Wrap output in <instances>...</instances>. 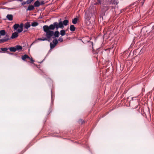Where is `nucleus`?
<instances>
[{"instance_id":"ea45409f","label":"nucleus","mask_w":154,"mask_h":154,"mask_svg":"<svg viewBox=\"0 0 154 154\" xmlns=\"http://www.w3.org/2000/svg\"><path fill=\"white\" fill-rule=\"evenodd\" d=\"M153 28H154V26H152V29H153Z\"/></svg>"},{"instance_id":"cd10ccee","label":"nucleus","mask_w":154,"mask_h":154,"mask_svg":"<svg viewBox=\"0 0 154 154\" xmlns=\"http://www.w3.org/2000/svg\"><path fill=\"white\" fill-rule=\"evenodd\" d=\"M101 0H97L96 4L100 5L101 3Z\"/></svg>"},{"instance_id":"7c9ffc66","label":"nucleus","mask_w":154,"mask_h":154,"mask_svg":"<svg viewBox=\"0 0 154 154\" xmlns=\"http://www.w3.org/2000/svg\"><path fill=\"white\" fill-rule=\"evenodd\" d=\"M40 5H43L45 4L44 2L43 1H41L40 2Z\"/></svg>"},{"instance_id":"0eeeda50","label":"nucleus","mask_w":154,"mask_h":154,"mask_svg":"<svg viewBox=\"0 0 154 154\" xmlns=\"http://www.w3.org/2000/svg\"><path fill=\"white\" fill-rule=\"evenodd\" d=\"M5 37L3 38L0 39V43H3L7 41L8 40L10 39L9 38L8 35L7 34L5 35Z\"/></svg>"},{"instance_id":"a19ab883","label":"nucleus","mask_w":154,"mask_h":154,"mask_svg":"<svg viewBox=\"0 0 154 154\" xmlns=\"http://www.w3.org/2000/svg\"><path fill=\"white\" fill-rule=\"evenodd\" d=\"M0 5H1V3H0Z\"/></svg>"},{"instance_id":"7ed1b4c3","label":"nucleus","mask_w":154,"mask_h":154,"mask_svg":"<svg viewBox=\"0 0 154 154\" xmlns=\"http://www.w3.org/2000/svg\"><path fill=\"white\" fill-rule=\"evenodd\" d=\"M60 32L58 31H55L54 32L53 31V35L51 36H48V38H50L51 39V40H52V38L54 39L56 38H58L59 36L60 35Z\"/></svg>"},{"instance_id":"9d476101","label":"nucleus","mask_w":154,"mask_h":154,"mask_svg":"<svg viewBox=\"0 0 154 154\" xmlns=\"http://www.w3.org/2000/svg\"><path fill=\"white\" fill-rule=\"evenodd\" d=\"M6 17L10 21L12 20L13 19V16L12 14H8L6 16Z\"/></svg>"},{"instance_id":"393cba45","label":"nucleus","mask_w":154,"mask_h":154,"mask_svg":"<svg viewBox=\"0 0 154 154\" xmlns=\"http://www.w3.org/2000/svg\"><path fill=\"white\" fill-rule=\"evenodd\" d=\"M8 49V48H1V50L3 51H7Z\"/></svg>"},{"instance_id":"c85d7f7f","label":"nucleus","mask_w":154,"mask_h":154,"mask_svg":"<svg viewBox=\"0 0 154 154\" xmlns=\"http://www.w3.org/2000/svg\"><path fill=\"white\" fill-rule=\"evenodd\" d=\"M5 8L8 9V10H11V9H15V8L14 7V8H10L5 7Z\"/></svg>"},{"instance_id":"f3484780","label":"nucleus","mask_w":154,"mask_h":154,"mask_svg":"<svg viewBox=\"0 0 154 154\" xmlns=\"http://www.w3.org/2000/svg\"><path fill=\"white\" fill-rule=\"evenodd\" d=\"M6 32L5 30H2L0 31V35L2 36L6 35Z\"/></svg>"},{"instance_id":"4be33fe9","label":"nucleus","mask_w":154,"mask_h":154,"mask_svg":"<svg viewBox=\"0 0 154 154\" xmlns=\"http://www.w3.org/2000/svg\"><path fill=\"white\" fill-rule=\"evenodd\" d=\"M63 25L66 26L68 25L69 23V21L67 20H65L63 21Z\"/></svg>"},{"instance_id":"2f4dec72","label":"nucleus","mask_w":154,"mask_h":154,"mask_svg":"<svg viewBox=\"0 0 154 154\" xmlns=\"http://www.w3.org/2000/svg\"><path fill=\"white\" fill-rule=\"evenodd\" d=\"M79 122H81V123L82 124H83L84 122V121L82 120V119H80L79 120Z\"/></svg>"},{"instance_id":"20e7f679","label":"nucleus","mask_w":154,"mask_h":154,"mask_svg":"<svg viewBox=\"0 0 154 154\" xmlns=\"http://www.w3.org/2000/svg\"><path fill=\"white\" fill-rule=\"evenodd\" d=\"M138 97V96L137 97H133L132 98V100H131L130 101V103H134L135 105H136L135 106V108H137V107L138 105L139 104V100L138 99L136 100H134V99L136 98V97Z\"/></svg>"},{"instance_id":"6e6552de","label":"nucleus","mask_w":154,"mask_h":154,"mask_svg":"<svg viewBox=\"0 0 154 154\" xmlns=\"http://www.w3.org/2000/svg\"><path fill=\"white\" fill-rule=\"evenodd\" d=\"M18 32H15L12 33L11 36L10 37V39H14L16 38H17L18 36Z\"/></svg>"},{"instance_id":"ddd939ff","label":"nucleus","mask_w":154,"mask_h":154,"mask_svg":"<svg viewBox=\"0 0 154 154\" xmlns=\"http://www.w3.org/2000/svg\"><path fill=\"white\" fill-rule=\"evenodd\" d=\"M26 59H30L28 55L25 54L22 57V59L23 60H25Z\"/></svg>"},{"instance_id":"473e14b6","label":"nucleus","mask_w":154,"mask_h":154,"mask_svg":"<svg viewBox=\"0 0 154 154\" xmlns=\"http://www.w3.org/2000/svg\"><path fill=\"white\" fill-rule=\"evenodd\" d=\"M8 3V2H2V3H1V5H5V4H7Z\"/></svg>"},{"instance_id":"a878e982","label":"nucleus","mask_w":154,"mask_h":154,"mask_svg":"<svg viewBox=\"0 0 154 154\" xmlns=\"http://www.w3.org/2000/svg\"><path fill=\"white\" fill-rule=\"evenodd\" d=\"M58 41L60 42H63V38L61 36L58 39Z\"/></svg>"},{"instance_id":"4468645a","label":"nucleus","mask_w":154,"mask_h":154,"mask_svg":"<svg viewBox=\"0 0 154 154\" xmlns=\"http://www.w3.org/2000/svg\"><path fill=\"white\" fill-rule=\"evenodd\" d=\"M70 30L71 31L73 32L75 30V27L73 25H71L69 28Z\"/></svg>"},{"instance_id":"72a5a7b5","label":"nucleus","mask_w":154,"mask_h":154,"mask_svg":"<svg viewBox=\"0 0 154 154\" xmlns=\"http://www.w3.org/2000/svg\"><path fill=\"white\" fill-rule=\"evenodd\" d=\"M30 59V60L32 62H31L32 63L34 62V60H33L32 58H30V59Z\"/></svg>"},{"instance_id":"e433bc0d","label":"nucleus","mask_w":154,"mask_h":154,"mask_svg":"<svg viewBox=\"0 0 154 154\" xmlns=\"http://www.w3.org/2000/svg\"><path fill=\"white\" fill-rule=\"evenodd\" d=\"M26 31H27V30H24V31H23V32H26Z\"/></svg>"},{"instance_id":"1a4fd4ad","label":"nucleus","mask_w":154,"mask_h":154,"mask_svg":"<svg viewBox=\"0 0 154 154\" xmlns=\"http://www.w3.org/2000/svg\"><path fill=\"white\" fill-rule=\"evenodd\" d=\"M34 6L32 5H29L26 9V11H31L33 10L34 8Z\"/></svg>"},{"instance_id":"423d86ee","label":"nucleus","mask_w":154,"mask_h":154,"mask_svg":"<svg viewBox=\"0 0 154 154\" xmlns=\"http://www.w3.org/2000/svg\"><path fill=\"white\" fill-rule=\"evenodd\" d=\"M45 36L46 37H43L42 38H39L38 39V40L41 41H48L50 42L51 40V39L50 38H48V36L47 35V33H46Z\"/></svg>"},{"instance_id":"9b49d317","label":"nucleus","mask_w":154,"mask_h":154,"mask_svg":"<svg viewBox=\"0 0 154 154\" xmlns=\"http://www.w3.org/2000/svg\"><path fill=\"white\" fill-rule=\"evenodd\" d=\"M34 7H38L40 5V2L38 0L36 1L34 3Z\"/></svg>"},{"instance_id":"58836bf2","label":"nucleus","mask_w":154,"mask_h":154,"mask_svg":"<svg viewBox=\"0 0 154 154\" xmlns=\"http://www.w3.org/2000/svg\"><path fill=\"white\" fill-rule=\"evenodd\" d=\"M19 1H20V2H21L23 0H19Z\"/></svg>"},{"instance_id":"aec40b11","label":"nucleus","mask_w":154,"mask_h":154,"mask_svg":"<svg viewBox=\"0 0 154 154\" xmlns=\"http://www.w3.org/2000/svg\"><path fill=\"white\" fill-rule=\"evenodd\" d=\"M38 25V23L37 22H33L31 25L33 27H35Z\"/></svg>"},{"instance_id":"f8f14e48","label":"nucleus","mask_w":154,"mask_h":154,"mask_svg":"<svg viewBox=\"0 0 154 154\" xmlns=\"http://www.w3.org/2000/svg\"><path fill=\"white\" fill-rule=\"evenodd\" d=\"M31 25H30V23L29 22H26L24 26V28L28 29V28L30 27Z\"/></svg>"},{"instance_id":"c9c22d12","label":"nucleus","mask_w":154,"mask_h":154,"mask_svg":"<svg viewBox=\"0 0 154 154\" xmlns=\"http://www.w3.org/2000/svg\"><path fill=\"white\" fill-rule=\"evenodd\" d=\"M7 53H8V54H11V55H13V53H10L9 52V51H7Z\"/></svg>"},{"instance_id":"6ab92c4d","label":"nucleus","mask_w":154,"mask_h":154,"mask_svg":"<svg viewBox=\"0 0 154 154\" xmlns=\"http://www.w3.org/2000/svg\"><path fill=\"white\" fill-rule=\"evenodd\" d=\"M77 21H78V18H75L72 20V23L73 24H75L77 23Z\"/></svg>"},{"instance_id":"5701e85b","label":"nucleus","mask_w":154,"mask_h":154,"mask_svg":"<svg viewBox=\"0 0 154 154\" xmlns=\"http://www.w3.org/2000/svg\"><path fill=\"white\" fill-rule=\"evenodd\" d=\"M53 42V43L56 45L58 43V40L55 38L54 39Z\"/></svg>"},{"instance_id":"bb28decb","label":"nucleus","mask_w":154,"mask_h":154,"mask_svg":"<svg viewBox=\"0 0 154 154\" xmlns=\"http://www.w3.org/2000/svg\"><path fill=\"white\" fill-rule=\"evenodd\" d=\"M34 0H27L26 2L27 4H29L31 3Z\"/></svg>"},{"instance_id":"dca6fc26","label":"nucleus","mask_w":154,"mask_h":154,"mask_svg":"<svg viewBox=\"0 0 154 154\" xmlns=\"http://www.w3.org/2000/svg\"><path fill=\"white\" fill-rule=\"evenodd\" d=\"M111 2L112 4H113L115 5H117L119 3V1L118 0H111Z\"/></svg>"},{"instance_id":"a211bd4d","label":"nucleus","mask_w":154,"mask_h":154,"mask_svg":"<svg viewBox=\"0 0 154 154\" xmlns=\"http://www.w3.org/2000/svg\"><path fill=\"white\" fill-rule=\"evenodd\" d=\"M15 47L16 51L21 50L22 49V47L21 46L17 45Z\"/></svg>"},{"instance_id":"4c0bfd02","label":"nucleus","mask_w":154,"mask_h":154,"mask_svg":"<svg viewBox=\"0 0 154 154\" xmlns=\"http://www.w3.org/2000/svg\"><path fill=\"white\" fill-rule=\"evenodd\" d=\"M0 9H5V8H1V7H0Z\"/></svg>"},{"instance_id":"2eb2a0df","label":"nucleus","mask_w":154,"mask_h":154,"mask_svg":"<svg viewBox=\"0 0 154 154\" xmlns=\"http://www.w3.org/2000/svg\"><path fill=\"white\" fill-rule=\"evenodd\" d=\"M8 48L11 52H15L16 51L15 47Z\"/></svg>"},{"instance_id":"b1692460","label":"nucleus","mask_w":154,"mask_h":154,"mask_svg":"<svg viewBox=\"0 0 154 154\" xmlns=\"http://www.w3.org/2000/svg\"><path fill=\"white\" fill-rule=\"evenodd\" d=\"M50 48L51 49H53V48H54V47L56 45L54 44V43L53 44L51 42L50 43Z\"/></svg>"},{"instance_id":"39448f33","label":"nucleus","mask_w":154,"mask_h":154,"mask_svg":"<svg viewBox=\"0 0 154 154\" xmlns=\"http://www.w3.org/2000/svg\"><path fill=\"white\" fill-rule=\"evenodd\" d=\"M59 23L55 22L56 25V29H57L59 28L63 29L64 28L63 23L61 21V19L59 20Z\"/></svg>"},{"instance_id":"412c9836","label":"nucleus","mask_w":154,"mask_h":154,"mask_svg":"<svg viewBox=\"0 0 154 154\" xmlns=\"http://www.w3.org/2000/svg\"><path fill=\"white\" fill-rule=\"evenodd\" d=\"M66 32L64 30H61L60 31V34L62 36H64L65 35Z\"/></svg>"},{"instance_id":"f257e3e1","label":"nucleus","mask_w":154,"mask_h":154,"mask_svg":"<svg viewBox=\"0 0 154 154\" xmlns=\"http://www.w3.org/2000/svg\"><path fill=\"white\" fill-rule=\"evenodd\" d=\"M56 25L55 22H54L53 24L50 25L49 26L48 25H45L43 27V30L47 33V35L48 36H51L53 34V31L51 30H54L55 28L56 29Z\"/></svg>"},{"instance_id":"f03ea898","label":"nucleus","mask_w":154,"mask_h":154,"mask_svg":"<svg viewBox=\"0 0 154 154\" xmlns=\"http://www.w3.org/2000/svg\"><path fill=\"white\" fill-rule=\"evenodd\" d=\"M23 25L22 23L20 25L18 23H15L14 25L13 28L14 30H17L18 32L20 33L23 31Z\"/></svg>"},{"instance_id":"f704fd0d","label":"nucleus","mask_w":154,"mask_h":154,"mask_svg":"<svg viewBox=\"0 0 154 154\" xmlns=\"http://www.w3.org/2000/svg\"><path fill=\"white\" fill-rule=\"evenodd\" d=\"M15 0H8V1H7V2H8V3L10 2H12V1H14Z\"/></svg>"},{"instance_id":"c756f323","label":"nucleus","mask_w":154,"mask_h":154,"mask_svg":"<svg viewBox=\"0 0 154 154\" xmlns=\"http://www.w3.org/2000/svg\"><path fill=\"white\" fill-rule=\"evenodd\" d=\"M21 4L22 5H24L27 4V3L26 1V2H25V1L23 2H22L21 3Z\"/></svg>"}]
</instances>
